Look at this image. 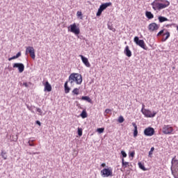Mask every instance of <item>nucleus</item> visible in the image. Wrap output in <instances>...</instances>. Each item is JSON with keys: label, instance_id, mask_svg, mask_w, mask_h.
Masks as SVG:
<instances>
[{"label": "nucleus", "instance_id": "1", "mask_svg": "<svg viewBox=\"0 0 178 178\" xmlns=\"http://www.w3.org/2000/svg\"><path fill=\"white\" fill-rule=\"evenodd\" d=\"M170 5V2L168 0H154L151 6L154 10H162V9H165Z\"/></svg>", "mask_w": 178, "mask_h": 178}, {"label": "nucleus", "instance_id": "2", "mask_svg": "<svg viewBox=\"0 0 178 178\" xmlns=\"http://www.w3.org/2000/svg\"><path fill=\"white\" fill-rule=\"evenodd\" d=\"M67 81L71 85H73V83L80 85L83 83V76L79 73H72L70 75Z\"/></svg>", "mask_w": 178, "mask_h": 178}, {"label": "nucleus", "instance_id": "3", "mask_svg": "<svg viewBox=\"0 0 178 178\" xmlns=\"http://www.w3.org/2000/svg\"><path fill=\"white\" fill-rule=\"evenodd\" d=\"M170 170L172 175L174 176L175 178H178L176 177V173L178 172V159L175 156L171 161V167H170Z\"/></svg>", "mask_w": 178, "mask_h": 178}, {"label": "nucleus", "instance_id": "4", "mask_svg": "<svg viewBox=\"0 0 178 178\" xmlns=\"http://www.w3.org/2000/svg\"><path fill=\"white\" fill-rule=\"evenodd\" d=\"M134 42L136 44V45H138V47H140V48L145 49V51H148V47L145 45V42H144V40H140L138 36L134 37Z\"/></svg>", "mask_w": 178, "mask_h": 178}, {"label": "nucleus", "instance_id": "5", "mask_svg": "<svg viewBox=\"0 0 178 178\" xmlns=\"http://www.w3.org/2000/svg\"><path fill=\"white\" fill-rule=\"evenodd\" d=\"M102 177H112L113 176L112 168H104L100 172Z\"/></svg>", "mask_w": 178, "mask_h": 178}, {"label": "nucleus", "instance_id": "6", "mask_svg": "<svg viewBox=\"0 0 178 178\" xmlns=\"http://www.w3.org/2000/svg\"><path fill=\"white\" fill-rule=\"evenodd\" d=\"M68 31L73 33L75 35H79L80 34V28L77 27L76 23H74L68 26Z\"/></svg>", "mask_w": 178, "mask_h": 178}, {"label": "nucleus", "instance_id": "7", "mask_svg": "<svg viewBox=\"0 0 178 178\" xmlns=\"http://www.w3.org/2000/svg\"><path fill=\"white\" fill-rule=\"evenodd\" d=\"M173 127L170 125H164L163 127L162 133H163V134L170 135L173 134Z\"/></svg>", "mask_w": 178, "mask_h": 178}, {"label": "nucleus", "instance_id": "8", "mask_svg": "<svg viewBox=\"0 0 178 178\" xmlns=\"http://www.w3.org/2000/svg\"><path fill=\"white\" fill-rule=\"evenodd\" d=\"M143 133L147 137H152V136L155 134V129L151 127H149L145 129Z\"/></svg>", "mask_w": 178, "mask_h": 178}, {"label": "nucleus", "instance_id": "9", "mask_svg": "<svg viewBox=\"0 0 178 178\" xmlns=\"http://www.w3.org/2000/svg\"><path fill=\"white\" fill-rule=\"evenodd\" d=\"M14 69H18L19 73H23L24 72V64L22 63H15L13 65Z\"/></svg>", "mask_w": 178, "mask_h": 178}, {"label": "nucleus", "instance_id": "10", "mask_svg": "<svg viewBox=\"0 0 178 178\" xmlns=\"http://www.w3.org/2000/svg\"><path fill=\"white\" fill-rule=\"evenodd\" d=\"M142 113L143 115H144L145 118H155V116L156 115V113H158L156 111L151 112L149 109H146Z\"/></svg>", "mask_w": 178, "mask_h": 178}, {"label": "nucleus", "instance_id": "11", "mask_svg": "<svg viewBox=\"0 0 178 178\" xmlns=\"http://www.w3.org/2000/svg\"><path fill=\"white\" fill-rule=\"evenodd\" d=\"M26 53L29 54L32 59H35V51L34 50V47H26Z\"/></svg>", "mask_w": 178, "mask_h": 178}, {"label": "nucleus", "instance_id": "12", "mask_svg": "<svg viewBox=\"0 0 178 178\" xmlns=\"http://www.w3.org/2000/svg\"><path fill=\"white\" fill-rule=\"evenodd\" d=\"M159 25L155 22H152L149 24L148 26V30L150 32L156 31V30H159Z\"/></svg>", "mask_w": 178, "mask_h": 178}, {"label": "nucleus", "instance_id": "13", "mask_svg": "<svg viewBox=\"0 0 178 178\" xmlns=\"http://www.w3.org/2000/svg\"><path fill=\"white\" fill-rule=\"evenodd\" d=\"M79 57L81 58L83 63L86 66V67H90L91 64H90V62L88 61V58L87 57H85L83 55H79Z\"/></svg>", "mask_w": 178, "mask_h": 178}, {"label": "nucleus", "instance_id": "14", "mask_svg": "<svg viewBox=\"0 0 178 178\" xmlns=\"http://www.w3.org/2000/svg\"><path fill=\"white\" fill-rule=\"evenodd\" d=\"M109 6H112V2H108V3H102L99 6V9L104 12V10H105V9H106V8H109Z\"/></svg>", "mask_w": 178, "mask_h": 178}, {"label": "nucleus", "instance_id": "15", "mask_svg": "<svg viewBox=\"0 0 178 178\" xmlns=\"http://www.w3.org/2000/svg\"><path fill=\"white\" fill-rule=\"evenodd\" d=\"M124 54L127 56L128 58H131V56L133 55L131 53V50L129 47V46H126L124 50Z\"/></svg>", "mask_w": 178, "mask_h": 178}, {"label": "nucleus", "instance_id": "16", "mask_svg": "<svg viewBox=\"0 0 178 178\" xmlns=\"http://www.w3.org/2000/svg\"><path fill=\"white\" fill-rule=\"evenodd\" d=\"M44 91H47V92H51V91H52V86L49 84V82H45Z\"/></svg>", "mask_w": 178, "mask_h": 178}, {"label": "nucleus", "instance_id": "17", "mask_svg": "<svg viewBox=\"0 0 178 178\" xmlns=\"http://www.w3.org/2000/svg\"><path fill=\"white\" fill-rule=\"evenodd\" d=\"M132 126L134 127V137L136 138V137H137V136H138V130L137 128V124H136V122H132Z\"/></svg>", "mask_w": 178, "mask_h": 178}, {"label": "nucleus", "instance_id": "18", "mask_svg": "<svg viewBox=\"0 0 178 178\" xmlns=\"http://www.w3.org/2000/svg\"><path fill=\"white\" fill-rule=\"evenodd\" d=\"M68 83H69V81H66L64 84V90H65V94H69V92H70V88L69 87V86H67Z\"/></svg>", "mask_w": 178, "mask_h": 178}, {"label": "nucleus", "instance_id": "19", "mask_svg": "<svg viewBox=\"0 0 178 178\" xmlns=\"http://www.w3.org/2000/svg\"><path fill=\"white\" fill-rule=\"evenodd\" d=\"M145 16L149 20L154 19V14L151 11H146Z\"/></svg>", "mask_w": 178, "mask_h": 178}, {"label": "nucleus", "instance_id": "20", "mask_svg": "<svg viewBox=\"0 0 178 178\" xmlns=\"http://www.w3.org/2000/svg\"><path fill=\"white\" fill-rule=\"evenodd\" d=\"M81 99L82 101H86V102H89V104H92V100L88 96H82Z\"/></svg>", "mask_w": 178, "mask_h": 178}, {"label": "nucleus", "instance_id": "21", "mask_svg": "<svg viewBox=\"0 0 178 178\" xmlns=\"http://www.w3.org/2000/svg\"><path fill=\"white\" fill-rule=\"evenodd\" d=\"M159 23H163V22H168V19L165 17L159 16L158 17Z\"/></svg>", "mask_w": 178, "mask_h": 178}, {"label": "nucleus", "instance_id": "22", "mask_svg": "<svg viewBox=\"0 0 178 178\" xmlns=\"http://www.w3.org/2000/svg\"><path fill=\"white\" fill-rule=\"evenodd\" d=\"M80 116L81 118H82V119H86V118H87L88 116L87 111L86 110H83L80 114Z\"/></svg>", "mask_w": 178, "mask_h": 178}, {"label": "nucleus", "instance_id": "23", "mask_svg": "<svg viewBox=\"0 0 178 178\" xmlns=\"http://www.w3.org/2000/svg\"><path fill=\"white\" fill-rule=\"evenodd\" d=\"M122 168H127V166H129V162L127 161H124V159H122Z\"/></svg>", "mask_w": 178, "mask_h": 178}, {"label": "nucleus", "instance_id": "24", "mask_svg": "<svg viewBox=\"0 0 178 178\" xmlns=\"http://www.w3.org/2000/svg\"><path fill=\"white\" fill-rule=\"evenodd\" d=\"M138 167L140 168V169H141L142 170H143L144 172L147 171V168H145V166L144 165V164H143L141 162H139L138 163Z\"/></svg>", "mask_w": 178, "mask_h": 178}, {"label": "nucleus", "instance_id": "25", "mask_svg": "<svg viewBox=\"0 0 178 178\" xmlns=\"http://www.w3.org/2000/svg\"><path fill=\"white\" fill-rule=\"evenodd\" d=\"M26 107H27V109H29V111H30L32 113H34V109H35V106L26 105Z\"/></svg>", "mask_w": 178, "mask_h": 178}, {"label": "nucleus", "instance_id": "26", "mask_svg": "<svg viewBox=\"0 0 178 178\" xmlns=\"http://www.w3.org/2000/svg\"><path fill=\"white\" fill-rule=\"evenodd\" d=\"M32 138H30L29 141H28V144L29 147H35V144H34V140L31 139Z\"/></svg>", "mask_w": 178, "mask_h": 178}, {"label": "nucleus", "instance_id": "27", "mask_svg": "<svg viewBox=\"0 0 178 178\" xmlns=\"http://www.w3.org/2000/svg\"><path fill=\"white\" fill-rule=\"evenodd\" d=\"M35 108L36 109V112L38 113V115L40 116H43V115H45V113L43 114L42 110H41V108H40L38 107H35Z\"/></svg>", "mask_w": 178, "mask_h": 178}, {"label": "nucleus", "instance_id": "28", "mask_svg": "<svg viewBox=\"0 0 178 178\" xmlns=\"http://www.w3.org/2000/svg\"><path fill=\"white\" fill-rule=\"evenodd\" d=\"M163 35H166L163 41H166L169 37H170V32L166 31L165 33H163Z\"/></svg>", "mask_w": 178, "mask_h": 178}, {"label": "nucleus", "instance_id": "29", "mask_svg": "<svg viewBox=\"0 0 178 178\" xmlns=\"http://www.w3.org/2000/svg\"><path fill=\"white\" fill-rule=\"evenodd\" d=\"M78 136H79V137H81V136H83V129L78 127Z\"/></svg>", "mask_w": 178, "mask_h": 178}, {"label": "nucleus", "instance_id": "30", "mask_svg": "<svg viewBox=\"0 0 178 178\" xmlns=\"http://www.w3.org/2000/svg\"><path fill=\"white\" fill-rule=\"evenodd\" d=\"M72 94H74V95H79V88H75L73 90H72Z\"/></svg>", "mask_w": 178, "mask_h": 178}, {"label": "nucleus", "instance_id": "31", "mask_svg": "<svg viewBox=\"0 0 178 178\" xmlns=\"http://www.w3.org/2000/svg\"><path fill=\"white\" fill-rule=\"evenodd\" d=\"M118 122H119V123H123V122H124V118H123V116H120L119 118H118Z\"/></svg>", "mask_w": 178, "mask_h": 178}, {"label": "nucleus", "instance_id": "32", "mask_svg": "<svg viewBox=\"0 0 178 178\" xmlns=\"http://www.w3.org/2000/svg\"><path fill=\"white\" fill-rule=\"evenodd\" d=\"M105 131V128H97V133H99V134L104 133Z\"/></svg>", "mask_w": 178, "mask_h": 178}, {"label": "nucleus", "instance_id": "33", "mask_svg": "<svg viewBox=\"0 0 178 178\" xmlns=\"http://www.w3.org/2000/svg\"><path fill=\"white\" fill-rule=\"evenodd\" d=\"M121 155H122L123 159H124V158L127 157V154L124 150L121 151Z\"/></svg>", "mask_w": 178, "mask_h": 178}, {"label": "nucleus", "instance_id": "34", "mask_svg": "<svg viewBox=\"0 0 178 178\" xmlns=\"http://www.w3.org/2000/svg\"><path fill=\"white\" fill-rule=\"evenodd\" d=\"M1 156L4 160H6L8 156H6V152L1 151Z\"/></svg>", "mask_w": 178, "mask_h": 178}, {"label": "nucleus", "instance_id": "35", "mask_svg": "<svg viewBox=\"0 0 178 178\" xmlns=\"http://www.w3.org/2000/svg\"><path fill=\"white\" fill-rule=\"evenodd\" d=\"M136 155V152L134 150L132 152H129V156L131 158H134V156Z\"/></svg>", "mask_w": 178, "mask_h": 178}, {"label": "nucleus", "instance_id": "36", "mask_svg": "<svg viewBox=\"0 0 178 178\" xmlns=\"http://www.w3.org/2000/svg\"><path fill=\"white\" fill-rule=\"evenodd\" d=\"M146 110H147V108H145V104H142V108H141L140 112L143 113Z\"/></svg>", "mask_w": 178, "mask_h": 178}, {"label": "nucleus", "instance_id": "37", "mask_svg": "<svg viewBox=\"0 0 178 178\" xmlns=\"http://www.w3.org/2000/svg\"><path fill=\"white\" fill-rule=\"evenodd\" d=\"M102 12L99 8H98V11L96 14V16L99 17V16H101V15H102Z\"/></svg>", "mask_w": 178, "mask_h": 178}, {"label": "nucleus", "instance_id": "38", "mask_svg": "<svg viewBox=\"0 0 178 178\" xmlns=\"http://www.w3.org/2000/svg\"><path fill=\"white\" fill-rule=\"evenodd\" d=\"M165 31V29H162L161 31H160L158 33H157V37H159V35H163V33Z\"/></svg>", "mask_w": 178, "mask_h": 178}, {"label": "nucleus", "instance_id": "39", "mask_svg": "<svg viewBox=\"0 0 178 178\" xmlns=\"http://www.w3.org/2000/svg\"><path fill=\"white\" fill-rule=\"evenodd\" d=\"M111 112H112V110L109 109V108H106L105 110V113H106L107 115H108L109 113H111Z\"/></svg>", "mask_w": 178, "mask_h": 178}, {"label": "nucleus", "instance_id": "40", "mask_svg": "<svg viewBox=\"0 0 178 178\" xmlns=\"http://www.w3.org/2000/svg\"><path fill=\"white\" fill-rule=\"evenodd\" d=\"M20 56H22V52L19 51L16 55L15 57L17 58H20Z\"/></svg>", "mask_w": 178, "mask_h": 178}, {"label": "nucleus", "instance_id": "41", "mask_svg": "<svg viewBox=\"0 0 178 178\" xmlns=\"http://www.w3.org/2000/svg\"><path fill=\"white\" fill-rule=\"evenodd\" d=\"M154 154V152H152L151 150L149 152L148 156L149 158H152V154Z\"/></svg>", "mask_w": 178, "mask_h": 178}, {"label": "nucleus", "instance_id": "42", "mask_svg": "<svg viewBox=\"0 0 178 178\" xmlns=\"http://www.w3.org/2000/svg\"><path fill=\"white\" fill-rule=\"evenodd\" d=\"M82 15L81 11H77L76 16H78V17H80V16H82Z\"/></svg>", "mask_w": 178, "mask_h": 178}, {"label": "nucleus", "instance_id": "43", "mask_svg": "<svg viewBox=\"0 0 178 178\" xmlns=\"http://www.w3.org/2000/svg\"><path fill=\"white\" fill-rule=\"evenodd\" d=\"M13 59H17V57H16V56H13V57L9 58H8V60H10H10H13Z\"/></svg>", "mask_w": 178, "mask_h": 178}, {"label": "nucleus", "instance_id": "44", "mask_svg": "<svg viewBox=\"0 0 178 178\" xmlns=\"http://www.w3.org/2000/svg\"><path fill=\"white\" fill-rule=\"evenodd\" d=\"M101 166H102V168H106V163H103L101 164Z\"/></svg>", "mask_w": 178, "mask_h": 178}, {"label": "nucleus", "instance_id": "45", "mask_svg": "<svg viewBox=\"0 0 178 178\" xmlns=\"http://www.w3.org/2000/svg\"><path fill=\"white\" fill-rule=\"evenodd\" d=\"M36 124H38V126H41V122H40L39 120H37Z\"/></svg>", "mask_w": 178, "mask_h": 178}, {"label": "nucleus", "instance_id": "46", "mask_svg": "<svg viewBox=\"0 0 178 178\" xmlns=\"http://www.w3.org/2000/svg\"><path fill=\"white\" fill-rule=\"evenodd\" d=\"M150 151L154 152V151H155V147H151Z\"/></svg>", "mask_w": 178, "mask_h": 178}, {"label": "nucleus", "instance_id": "47", "mask_svg": "<svg viewBox=\"0 0 178 178\" xmlns=\"http://www.w3.org/2000/svg\"><path fill=\"white\" fill-rule=\"evenodd\" d=\"M23 85H24L25 87H29V84H27V83H24Z\"/></svg>", "mask_w": 178, "mask_h": 178}, {"label": "nucleus", "instance_id": "48", "mask_svg": "<svg viewBox=\"0 0 178 178\" xmlns=\"http://www.w3.org/2000/svg\"><path fill=\"white\" fill-rule=\"evenodd\" d=\"M108 29H109L110 30H112V29H111V28H109V27H108Z\"/></svg>", "mask_w": 178, "mask_h": 178}]
</instances>
